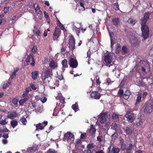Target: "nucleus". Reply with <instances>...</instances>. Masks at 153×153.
I'll return each mask as SVG.
<instances>
[{"label": "nucleus", "mask_w": 153, "mask_h": 153, "mask_svg": "<svg viewBox=\"0 0 153 153\" xmlns=\"http://www.w3.org/2000/svg\"><path fill=\"white\" fill-rule=\"evenodd\" d=\"M149 13H146L144 15V18L142 19L141 23L142 34L144 39L148 38L149 33L148 27L146 25V21L149 19Z\"/></svg>", "instance_id": "1"}, {"label": "nucleus", "mask_w": 153, "mask_h": 153, "mask_svg": "<svg viewBox=\"0 0 153 153\" xmlns=\"http://www.w3.org/2000/svg\"><path fill=\"white\" fill-rule=\"evenodd\" d=\"M52 68H46L43 69L42 73V75L41 78L43 81L45 82L49 83L53 75Z\"/></svg>", "instance_id": "2"}, {"label": "nucleus", "mask_w": 153, "mask_h": 153, "mask_svg": "<svg viewBox=\"0 0 153 153\" xmlns=\"http://www.w3.org/2000/svg\"><path fill=\"white\" fill-rule=\"evenodd\" d=\"M104 61L106 65L110 67L113 63L112 62V60L114 56V54L107 51L104 53Z\"/></svg>", "instance_id": "3"}, {"label": "nucleus", "mask_w": 153, "mask_h": 153, "mask_svg": "<svg viewBox=\"0 0 153 153\" xmlns=\"http://www.w3.org/2000/svg\"><path fill=\"white\" fill-rule=\"evenodd\" d=\"M144 107V112L147 113L152 112L153 110V100L147 102Z\"/></svg>", "instance_id": "4"}, {"label": "nucleus", "mask_w": 153, "mask_h": 153, "mask_svg": "<svg viewBox=\"0 0 153 153\" xmlns=\"http://www.w3.org/2000/svg\"><path fill=\"white\" fill-rule=\"evenodd\" d=\"M125 116L127 120L130 123H132L135 118L134 114L132 111H127Z\"/></svg>", "instance_id": "5"}, {"label": "nucleus", "mask_w": 153, "mask_h": 153, "mask_svg": "<svg viewBox=\"0 0 153 153\" xmlns=\"http://www.w3.org/2000/svg\"><path fill=\"white\" fill-rule=\"evenodd\" d=\"M69 48L71 50L73 51L75 48V40L71 35L69 36Z\"/></svg>", "instance_id": "6"}, {"label": "nucleus", "mask_w": 153, "mask_h": 153, "mask_svg": "<svg viewBox=\"0 0 153 153\" xmlns=\"http://www.w3.org/2000/svg\"><path fill=\"white\" fill-rule=\"evenodd\" d=\"M26 62L27 65L30 64L32 66L34 65L35 59L34 56L32 54H30L27 56Z\"/></svg>", "instance_id": "7"}, {"label": "nucleus", "mask_w": 153, "mask_h": 153, "mask_svg": "<svg viewBox=\"0 0 153 153\" xmlns=\"http://www.w3.org/2000/svg\"><path fill=\"white\" fill-rule=\"evenodd\" d=\"M68 62L70 67H77L78 66V62L76 58H70Z\"/></svg>", "instance_id": "8"}, {"label": "nucleus", "mask_w": 153, "mask_h": 153, "mask_svg": "<svg viewBox=\"0 0 153 153\" xmlns=\"http://www.w3.org/2000/svg\"><path fill=\"white\" fill-rule=\"evenodd\" d=\"M113 146L112 144H111L108 147V153H119L120 151V149L116 147H113L111 150V147Z\"/></svg>", "instance_id": "9"}, {"label": "nucleus", "mask_w": 153, "mask_h": 153, "mask_svg": "<svg viewBox=\"0 0 153 153\" xmlns=\"http://www.w3.org/2000/svg\"><path fill=\"white\" fill-rule=\"evenodd\" d=\"M61 33V30L60 29L56 27L55 29L54 32L53 34V37L54 40L58 39L59 36Z\"/></svg>", "instance_id": "10"}, {"label": "nucleus", "mask_w": 153, "mask_h": 153, "mask_svg": "<svg viewBox=\"0 0 153 153\" xmlns=\"http://www.w3.org/2000/svg\"><path fill=\"white\" fill-rule=\"evenodd\" d=\"M140 41L138 39L132 36L130 40V42L132 45L133 46H137L139 44Z\"/></svg>", "instance_id": "11"}, {"label": "nucleus", "mask_w": 153, "mask_h": 153, "mask_svg": "<svg viewBox=\"0 0 153 153\" xmlns=\"http://www.w3.org/2000/svg\"><path fill=\"white\" fill-rule=\"evenodd\" d=\"M106 112L101 113L100 115L99 118L100 119V122L101 123H104L106 121V116L107 114Z\"/></svg>", "instance_id": "12"}, {"label": "nucleus", "mask_w": 153, "mask_h": 153, "mask_svg": "<svg viewBox=\"0 0 153 153\" xmlns=\"http://www.w3.org/2000/svg\"><path fill=\"white\" fill-rule=\"evenodd\" d=\"M123 129L124 132L127 135H131L133 132L132 129L130 127L126 126H124L123 128Z\"/></svg>", "instance_id": "13"}, {"label": "nucleus", "mask_w": 153, "mask_h": 153, "mask_svg": "<svg viewBox=\"0 0 153 153\" xmlns=\"http://www.w3.org/2000/svg\"><path fill=\"white\" fill-rule=\"evenodd\" d=\"M18 116L17 113L15 111H11L8 112L7 117L11 119H13L14 117H16Z\"/></svg>", "instance_id": "14"}, {"label": "nucleus", "mask_w": 153, "mask_h": 153, "mask_svg": "<svg viewBox=\"0 0 153 153\" xmlns=\"http://www.w3.org/2000/svg\"><path fill=\"white\" fill-rule=\"evenodd\" d=\"M88 131L89 133H90V134L93 135L96 132V129L94 128L93 125H91L90 127V128L87 131L88 132Z\"/></svg>", "instance_id": "15"}, {"label": "nucleus", "mask_w": 153, "mask_h": 153, "mask_svg": "<svg viewBox=\"0 0 153 153\" xmlns=\"http://www.w3.org/2000/svg\"><path fill=\"white\" fill-rule=\"evenodd\" d=\"M36 4H34L33 7L34 8V9L35 12L37 14L39 15H41L42 14V12L40 10V8L39 7L38 5H37V7H35Z\"/></svg>", "instance_id": "16"}, {"label": "nucleus", "mask_w": 153, "mask_h": 153, "mask_svg": "<svg viewBox=\"0 0 153 153\" xmlns=\"http://www.w3.org/2000/svg\"><path fill=\"white\" fill-rule=\"evenodd\" d=\"M57 63L56 61L52 59L50 61L49 63L50 67H57Z\"/></svg>", "instance_id": "17"}, {"label": "nucleus", "mask_w": 153, "mask_h": 153, "mask_svg": "<svg viewBox=\"0 0 153 153\" xmlns=\"http://www.w3.org/2000/svg\"><path fill=\"white\" fill-rule=\"evenodd\" d=\"M111 117L112 119L115 121L117 122L119 120L118 115L115 113L113 114Z\"/></svg>", "instance_id": "18"}, {"label": "nucleus", "mask_w": 153, "mask_h": 153, "mask_svg": "<svg viewBox=\"0 0 153 153\" xmlns=\"http://www.w3.org/2000/svg\"><path fill=\"white\" fill-rule=\"evenodd\" d=\"M38 73V72L37 71H35L32 72L31 73L32 77L33 80H36L37 79Z\"/></svg>", "instance_id": "19"}, {"label": "nucleus", "mask_w": 153, "mask_h": 153, "mask_svg": "<svg viewBox=\"0 0 153 153\" xmlns=\"http://www.w3.org/2000/svg\"><path fill=\"white\" fill-rule=\"evenodd\" d=\"M18 124V122L17 121L13 120L10 121V125L13 128H14Z\"/></svg>", "instance_id": "20"}, {"label": "nucleus", "mask_w": 153, "mask_h": 153, "mask_svg": "<svg viewBox=\"0 0 153 153\" xmlns=\"http://www.w3.org/2000/svg\"><path fill=\"white\" fill-rule=\"evenodd\" d=\"M36 131H38L39 130H42L44 128V127L41 126V123H39L38 124L36 125Z\"/></svg>", "instance_id": "21"}, {"label": "nucleus", "mask_w": 153, "mask_h": 153, "mask_svg": "<svg viewBox=\"0 0 153 153\" xmlns=\"http://www.w3.org/2000/svg\"><path fill=\"white\" fill-rule=\"evenodd\" d=\"M121 45L120 44L117 43L116 46L115 52L116 53H119L121 51Z\"/></svg>", "instance_id": "22"}, {"label": "nucleus", "mask_w": 153, "mask_h": 153, "mask_svg": "<svg viewBox=\"0 0 153 153\" xmlns=\"http://www.w3.org/2000/svg\"><path fill=\"white\" fill-rule=\"evenodd\" d=\"M28 100V97H25L20 100L19 102V105H23Z\"/></svg>", "instance_id": "23"}, {"label": "nucleus", "mask_w": 153, "mask_h": 153, "mask_svg": "<svg viewBox=\"0 0 153 153\" xmlns=\"http://www.w3.org/2000/svg\"><path fill=\"white\" fill-rule=\"evenodd\" d=\"M71 108L75 112H76L79 108L78 104L76 102L75 104H73Z\"/></svg>", "instance_id": "24"}, {"label": "nucleus", "mask_w": 153, "mask_h": 153, "mask_svg": "<svg viewBox=\"0 0 153 153\" xmlns=\"http://www.w3.org/2000/svg\"><path fill=\"white\" fill-rule=\"evenodd\" d=\"M133 148V146L131 143L128 145V146L126 149V153H131V151Z\"/></svg>", "instance_id": "25"}, {"label": "nucleus", "mask_w": 153, "mask_h": 153, "mask_svg": "<svg viewBox=\"0 0 153 153\" xmlns=\"http://www.w3.org/2000/svg\"><path fill=\"white\" fill-rule=\"evenodd\" d=\"M142 97V94L141 93H138L137 95V97L136 99V104L139 102L141 100Z\"/></svg>", "instance_id": "26"}, {"label": "nucleus", "mask_w": 153, "mask_h": 153, "mask_svg": "<svg viewBox=\"0 0 153 153\" xmlns=\"http://www.w3.org/2000/svg\"><path fill=\"white\" fill-rule=\"evenodd\" d=\"M127 76H125L124 78L121 81V82L120 83V85H121L123 86L126 83V81L127 80Z\"/></svg>", "instance_id": "27"}, {"label": "nucleus", "mask_w": 153, "mask_h": 153, "mask_svg": "<svg viewBox=\"0 0 153 153\" xmlns=\"http://www.w3.org/2000/svg\"><path fill=\"white\" fill-rule=\"evenodd\" d=\"M116 40L114 38H111V47L112 49L113 48V45L116 43Z\"/></svg>", "instance_id": "28"}, {"label": "nucleus", "mask_w": 153, "mask_h": 153, "mask_svg": "<svg viewBox=\"0 0 153 153\" xmlns=\"http://www.w3.org/2000/svg\"><path fill=\"white\" fill-rule=\"evenodd\" d=\"M27 105L28 106V108L30 109L33 108H35V104L32 103V102L28 103L27 104Z\"/></svg>", "instance_id": "29"}, {"label": "nucleus", "mask_w": 153, "mask_h": 153, "mask_svg": "<svg viewBox=\"0 0 153 153\" xmlns=\"http://www.w3.org/2000/svg\"><path fill=\"white\" fill-rule=\"evenodd\" d=\"M123 94V91L122 89L120 88L118 91V94L120 97H121Z\"/></svg>", "instance_id": "30"}, {"label": "nucleus", "mask_w": 153, "mask_h": 153, "mask_svg": "<svg viewBox=\"0 0 153 153\" xmlns=\"http://www.w3.org/2000/svg\"><path fill=\"white\" fill-rule=\"evenodd\" d=\"M113 22L114 23V24L116 25L119 24V21L118 18H115L113 19Z\"/></svg>", "instance_id": "31"}, {"label": "nucleus", "mask_w": 153, "mask_h": 153, "mask_svg": "<svg viewBox=\"0 0 153 153\" xmlns=\"http://www.w3.org/2000/svg\"><path fill=\"white\" fill-rule=\"evenodd\" d=\"M94 146V144L92 143L88 145L87 148L88 149H90L91 150Z\"/></svg>", "instance_id": "32"}, {"label": "nucleus", "mask_w": 153, "mask_h": 153, "mask_svg": "<svg viewBox=\"0 0 153 153\" xmlns=\"http://www.w3.org/2000/svg\"><path fill=\"white\" fill-rule=\"evenodd\" d=\"M20 121H21L22 123L24 125H26L27 121L26 118L25 117H22L20 120Z\"/></svg>", "instance_id": "33"}, {"label": "nucleus", "mask_w": 153, "mask_h": 153, "mask_svg": "<svg viewBox=\"0 0 153 153\" xmlns=\"http://www.w3.org/2000/svg\"><path fill=\"white\" fill-rule=\"evenodd\" d=\"M128 23L134 25L136 23V22L135 20H134L132 19H128Z\"/></svg>", "instance_id": "34"}, {"label": "nucleus", "mask_w": 153, "mask_h": 153, "mask_svg": "<svg viewBox=\"0 0 153 153\" xmlns=\"http://www.w3.org/2000/svg\"><path fill=\"white\" fill-rule=\"evenodd\" d=\"M122 50L123 53H126L128 51V48L126 46H124L122 47Z\"/></svg>", "instance_id": "35"}, {"label": "nucleus", "mask_w": 153, "mask_h": 153, "mask_svg": "<svg viewBox=\"0 0 153 153\" xmlns=\"http://www.w3.org/2000/svg\"><path fill=\"white\" fill-rule=\"evenodd\" d=\"M101 83V81L100 80L99 77L96 76V85H98V88H100V84Z\"/></svg>", "instance_id": "36"}, {"label": "nucleus", "mask_w": 153, "mask_h": 153, "mask_svg": "<svg viewBox=\"0 0 153 153\" xmlns=\"http://www.w3.org/2000/svg\"><path fill=\"white\" fill-rule=\"evenodd\" d=\"M76 143V145H75V147H78V146L80 145L81 144V141L79 139L77 140L75 142Z\"/></svg>", "instance_id": "37"}, {"label": "nucleus", "mask_w": 153, "mask_h": 153, "mask_svg": "<svg viewBox=\"0 0 153 153\" xmlns=\"http://www.w3.org/2000/svg\"><path fill=\"white\" fill-rule=\"evenodd\" d=\"M62 64L63 66V67H66L67 64V61L66 59H64L62 61Z\"/></svg>", "instance_id": "38"}, {"label": "nucleus", "mask_w": 153, "mask_h": 153, "mask_svg": "<svg viewBox=\"0 0 153 153\" xmlns=\"http://www.w3.org/2000/svg\"><path fill=\"white\" fill-rule=\"evenodd\" d=\"M87 134L86 133H82L80 135V138L82 139H85L87 137Z\"/></svg>", "instance_id": "39"}, {"label": "nucleus", "mask_w": 153, "mask_h": 153, "mask_svg": "<svg viewBox=\"0 0 153 153\" xmlns=\"http://www.w3.org/2000/svg\"><path fill=\"white\" fill-rule=\"evenodd\" d=\"M117 125L116 123H112L111 125V129L114 130H116L117 128Z\"/></svg>", "instance_id": "40"}, {"label": "nucleus", "mask_w": 153, "mask_h": 153, "mask_svg": "<svg viewBox=\"0 0 153 153\" xmlns=\"http://www.w3.org/2000/svg\"><path fill=\"white\" fill-rule=\"evenodd\" d=\"M118 134L117 133H116V131L115 132L112 134L111 135V138L112 139H114L115 140L117 137Z\"/></svg>", "instance_id": "41"}, {"label": "nucleus", "mask_w": 153, "mask_h": 153, "mask_svg": "<svg viewBox=\"0 0 153 153\" xmlns=\"http://www.w3.org/2000/svg\"><path fill=\"white\" fill-rule=\"evenodd\" d=\"M121 144V147L123 150H125L126 149V145L125 143H123V142H122Z\"/></svg>", "instance_id": "42"}, {"label": "nucleus", "mask_w": 153, "mask_h": 153, "mask_svg": "<svg viewBox=\"0 0 153 153\" xmlns=\"http://www.w3.org/2000/svg\"><path fill=\"white\" fill-rule=\"evenodd\" d=\"M37 47L35 46H34L32 49V51L34 53H36L37 51Z\"/></svg>", "instance_id": "43"}, {"label": "nucleus", "mask_w": 153, "mask_h": 153, "mask_svg": "<svg viewBox=\"0 0 153 153\" xmlns=\"http://www.w3.org/2000/svg\"><path fill=\"white\" fill-rule=\"evenodd\" d=\"M91 97L94 99H96V92L94 91L92 92L90 94Z\"/></svg>", "instance_id": "44"}, {"label": "nucleus", "mask_w": 153, "mask_h": 153, "mask_svg": "<svg viewBox=\"0 0 153 153\" xmlns=\"http://www.w3.org/2000/svg\"><path fill=\"white\" fill-rule=\"evenodd\" d=\"M18 100L16 98H13L12 100V102L14 105H17L18 104Z\"/></svg>", "instance_id": "45"}, {"label": "nucleus", "mask_w": 153, "mask_h": 153, "mask_svg": "<svg viewBox=\"0 0 153 153\" xmlns=\"http://www.w3.org/2000/svg\"><path fill=\"white\" fill-rule=\"evenodd\" d=\"M97 140L100 142H101L103 139V137L102 136H99L97 137Z\"/></svg>", "instance_id": "46"}, {"label": "nucleus", "mask_w": 153, "mask_h": 153, "mask_svg": "<svg viewBox=\"0 0 153 153\" xmlns=\"http://www.w3.org/2000/svg\"><path fill=\"white\" fill-rule=\"evenodd\" d=\"M70 132H67L66 134L64 135V137L67 139H70Z\"/></svg>", "instance_id": "47"}, {"label": "nucleus", "mask_w": 153, "mask_h": 153, "mask_svg": "<svg viewBox=\"0 0 153 153\" xmlns=\"http://www.w3.org/2000/svg\"><path fill=\"white\" fill-rule=\"evenodd\" d=\"M81 29L80 28H77L75 27V30L76 32V33H77L78 35L80 33Z\"/></svg>", "instance_id": "48"}, {"label": "nucleus", "mask_w": 153, "mask_h": 153, "mask_svg": "<svg viewBox=\"0 0 153 153\" xmlns=\"http://www.w3.org/2000/svg\"><path fill=\"white\" fill-rule=\"evenodd\" d=\"M91 42H92L93 43H94L96 41V38L94 35L90 39Z\"/></svg>", "instance_id": "49"}, {"label": "nucleus", "mask_w": 153, "mask_h": 153, "mask_svg": "<svg viewBox=\"0 0 153 153\" xmlns=\"http://www.w3.org/2000/svg\"><path fill=\"white\" fill-rule=\"evenodd\" d=\"M40 100L42 102L44 103L46 102L47 98L46 97H42Z\"/></svg>", "instance_id": "50"}, {"label": "nucleus", "mask_w": 153, "mask_h": 153, "mask_svg": "<svg viewBox=\"0 0 153 153\" xmlns=\"http://www.w3.org/2000/svg\"><path fill=\"white\" fill-rule=\"evenodd\" d=\"M122 97L125 100H127L129 98V96L124 93Z\"/></svg>", "instance_id": "51"}, {"label": "nucleus", "mask_w": 153, "mask_h": 153, "mask_svg": "<svg viewBox=\"0 0 153 153\" xmlns=\"http://www.w3.org/2000/svg\"><path fill=\"white\" fill-rule=\"evenodd\" d=\"M136 124L138 126L141 127L143 124V122L141 120H140L138 122H137Z\"/></svg>", "instance_id": "52"}, {"label": "nucleus", "mask_w": 153, "mask_h": 153, "mask_svg": "<svg viewBox=\"0 0 153 153\" xmlns=\"http://www.w3.org/2000/svg\"><path fill=\"white\" fill-rule=\"evenodd\" d=\"M93 150L92 152V150H90V149H88L87 150H84V153H93Z\"/></svg>", "instance_id": "53"}, {"label": "nucleus", "mask_w": 153, "mask_h": 153, "mask_svg": "<svg viewBox=\"0 0 153 153\" xmlns=\"http://www.w3.org/2000/svg\"><path fill=\"white\" fill-rule=\"evenodd\" d=\"M30 87L33 90H35L37 88L32 83L30 84Z\"/></svg>", "instance_id": "54"}, {"label": "nucleus", "mask_w": 153, "mask_h": 153, "mask_svg": "<svg viewBox=\"0 0 153 153\" xmlns=\"http://www.w3.org/2000/svg\"><path fill=\"white\" fill-rule=\"evenodd\" d=\"M9 7H5L4 8V12L5 13H7L9 10Z\"/></svg>", "instance_id": "55"}, {"label": "nucleus", "mask_w": 153, "mask_h": 153, "mask_svg": "<svg viewBox=\"0 0 153 153\" xmlns=\"http://www.w3.org/2000/svg\"><path fill=\"white\" fill-rule=\"evenodd\" d=\"M6 123V121L5 120H2L0 121V124L2 125H4Z\"/></svg>", "instance_id": "56"}, {"label": "nucleus", "mask_w": 153, "mask_h": 153, "mask_svg": "<svg viewBox=\"0 0 153 153\" xmlns=\"http://www.w3.org/2000/svg\"><path fill=\"white\" fill-rule=\"evenodd\" d=\"M124 94H127L129 96H130L131 94V92L129 90H126L124 92Z\"/></svg>", "instance_id": "57"}, {"label": "nucleus", "mask_w": 153, "mask_h": 153, "mask_svg": "<svg viewBox=\"0 0 153 153\" xmlns=\"http://www.w3.org/2000/svg\"><path fill=\"white\" fill-rule=\"evenodd\" d=\"M44 13L45 18L46 19H48L49 16L47 13L46 11H45L44 12Z\"/></svg>", "instance_id": "58"}, {"label": "nucleus", "mask_w": 153, "mask_h": 153, "mask_svg": "<svg viewBox=\"0 0 153 153\" xmlns=\"http://www.w3.org/2000/svg\"><path fill=\"white\" fill-rule=\"evenodd\" d=\"M31 89L30 87H28V88H27L25 89V92L26 93H28L30 91H31Z\"/></svg>", "instance_id": "59"}, {"label": "nucleus", "mask_w": 153, "mask_h": 153, "mask_svg": "<svg viewBox=\"0 0 153 153\" xmlns=\"http://www.w3.org/2000/svg\"><path fill=\"white\" fill-rule=\"evenodd\" d=\"M100 96L101 95L96 91V99H99Z\"/></svg>", "instance_id": "60"}, {"label": "nucleus", "mask_w": 153, "mask_h": 153, "mask_svg": "<svg viewBox=\"0 0 153 153\" xmlns=\"http://www.w3.org/2000/svg\"><path fill=\"white\" fill-rule=\"evenodd\" d=\"M35 33L36 36L37 37L40 36V30H38Z\"/></svg>", "instance_id": "61"}, {"label": "nucleus", "mask_w": 153, "mask_h": 153, "mask_svg": "<svg viewBox=\"0 0 153 153\" xmlns=\"http://www.w3.org/2000/svg\"><path fill=\"white\" fill-rule=\"evenodd\" d=\"M143 62L145 63V62L143 61L142 60L141 61H140V63H139L138 66H141V67L143 66V65L141 64H143Z\"/></svg>", "instance_id": "62"}, {"label": "nucleus", "mask_w": 153, "mask_h": 153, "mask_svg": "<svg viewBox=\"0 0 153 153\" xmlns=\"http://www.w3.org/2000/svg\"><path fill=\"white\" fill-rule=\"evenodd\" d=\"M109 32V35L111 39V38H114L113 37V33L112 32H109Z\"/></svg>", "instance_id": "63"}, {"label": "nucleus", "mask_w": 153, "mask_h": 153, "mask_svg": "<svg viewBox=\"0 0 153 153\" xmlns=\"http://www.w3.org/2000/svg\"><path fill=\"white\" fill-rule=\"evenodd\" d=\"M2 142L4 144H6L7 143V141L6 139H4L2 140Z\"/></svg>", "instance_id": "64"}]
</instances>
